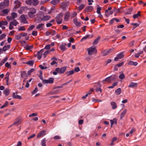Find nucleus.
<instances>
[{
  "instance_id": "f257e3e1",
  "label": "nucleus",
  "mask_w": 146,
  "mask_h": 146,
  "mask_svg": "<svg viewBox=\"0 0 146 146\" xmlns=\"http://www.w3.org/2000/svg\"><path fill=\"white\" fill-rule=\"evenodd\" d=\"M66 67H63L61 68H57L55 69V71L53 72V74L56 75L58 74H63L66 70Z\"/></svg>"
},
{
  "instance_id": "f03ea898",
  "label": "nucleus",
  "mask_w": 146,
  "mask_h": 146,
  "mask_svg": "<svg viewBox=\"0 0 146 146\" xmlns=\"http://www.w3.org/2000/svg\"><path fill=\"white\" fill-rule=\"evenodd\" d=\"M88 54L89 55H92L95 54L97 52V50L95 47L91 46L87 49Z\"/></svg>"
},
{
  "instance_id": "7ed1b4c3",
  "label": "nucleus",
  "mask_w": 146,
  "mask_h": 146,
  "mask_svg": "<svg viewBox=\"0 0 146 146\" xmlns=\"http://www.w3.org/2000/svg\"><path fill=\"white\" fill-rule=\"evenodd\" d=\"M36 10L35 8H31L30 9V11L28 13V15L30 18H33L35 16Z\"/></svg>"
},
{
  "instance_id": "20e7f679",
  "label": "nucleus",
  "mask_w": 146,
  "mask_h": 146,
  "mask_svg": "<svg viewBox=\"0 0 146 146\" xmlns=\"http://www.w3.org/2000/svg\"><path fill=\"white\" fill-rule=\"evenodd\" d=\"M19 23L16 20H14L11 22L9 24V28L10 30H12L13 29V26H16Z\"/></svg>"
},
{
  "instance_id": "39448f33",
  "label": "nucleus",
  "mask_w": 146,
  "mask_h": 146,
  "mask_svg": "<svg viewBox=\"0 0 146 146\" xmlns=\"http://www.w3.org/2000/svg\"><path fill=\"white\" fill-rule=\"evenodd\" d=\"M63 15V14L60 13L57 16L56 18V21L58 24H60L62 23V17Z\"/></svg>"
},
{
  "instance_id": "423d86ee",
  "label": "nucleus",
  "mask_w": 146,
  "mask_h": 146,
  "mask_svg": "<svg viewBox=\"0 0 146 146\" xmlns=\"http://www.w3.org/2000/svg\"><path fill=\"white\" fill-rule=\"evenodd\" d=\"M43 52V49H42L39 51L35 52V55L37 56V58L38 59H40L42 57Z\"/></svg>"
},
{
  "instance_id": "0eeeda50",
  "label": "nucleus",
  "mask_w": 146,
  "mask_h": 146,
  "mask_svg": "<svg viewBox=\"0 0 146 146\" xmlns=\"http://www.w3.org/2000/svg\"><path fill=\"white\" fill-rule=\"evenodd\" d=\"M54 78H50L48 80H42V82L44 84H52L53 83Z\"/></svg>"
},
{
  "instance_id": "6e6552de",
  "label": "nucleus",
  "mask_w": 146,
  "mask_h": 146,
  "mask_svg": "<svg viewBox=\"0 0 146 146\" xmlns=\"http://www.w3.org/2000/svg\"><path fill=\"white\" fill-rule=\"evenodd\" d=\"M114 78H112L111 76L108 77L106 78L104 80L102 81L103 83H110L113 81Z\"/></svg>"
},
{
  "instance_id": "1a4fd4ad",
  "label": "nucleus",
  "mask_w": 146,
  "mask_h": 146,
  "mask_svg": "<svg viewBox=\"0 0 146 146\" xmlns=\"http://www.w3.org/2000/svg\"><path fill=\"white\" fill-rule=\"evenodd\" d=\"M20 17L21 22L24 23H28V21L27 20V18L25 15H22Z\"/></svg>"
},
{
  "instance_id": "9d476101",
  "label": "nucleus",
  "mask_w": 146,
  "mask_h": 146,
  "mask_svg": "<svg viewBox=\"0 0 146 146\" xmlns=\"http://www.w3.org/2000/svg\"><path fill=\"white\" fill-rule=\"evenodd\" d=\"M137 86L138 84L137 83L134 82H131L128 85V87L129 88H136L137 87Z\"/></svg>"
},
{
  "instance_id": "9b49d317",
  "label": "nucleus",
  "mask_w": 146,
  "mask_h": 146,
  "mask_svg": "<svg viewBox=\"0 0 146 146\" xmlns=\"http://www.w3.org/2000/svg\"><path fill=\"white\" fill-rule=\"evenodd\" d=\"M56 34V32L54 30H51L50 31H47L45 33V35L46 36H48L50 35L52 36L55 35Z\"/></svg>"
},
{
  "instance_id": "f8f14e48",
  "label": "nucleus",
  "mask_w": 146,
  "mask_h": 146,
  "mask_svg": "<svg viewBox=\"0 0 146 146\" xmlns=\"http://www.w3.org/2000/svg\"><path fill=\"white\" fill-rule=\"evenodd\" d=\"M22 121L21 119L18 118L16 119L15 121L13 123V125H19L21 124Z\"/></svg>"
},
{
  "instance_id": "ddd939ff",
  "label": "nucleus",
  "mask_w": 146,
  "mask_h": 146,
  "mask_svg": "<svg viewBox=\"0 0 146 146\" xmlns=\"http://www.w3.org/2000/svg\"><path fill=\"white\" fill-rule=\"evenodd\" d=\"M46 131L44 130L40 132L37 135V138H39L40 137L43 136L45 135Z\"/></svg>"
},
{
  "instance_id": "4468645a",
  "label": "nucleus",
  "mask_w": 146,
  "mask_h": 146,
  "mask_svg": "<svg viewBox=\"0 0 146 146\" xmlns=\"http://www.w3.org/2000/svg\"><path fill=\"white\" fill-rule=\"evenodd\" d=\"M123 56L124 55L123 54H120L117 55V56L115 58V61H117L118 59H121L123 58Z\"/></svg>"
},
{
  "instance_id": "2eb2a0df",
  "label": "nucleus",
  "mask_w": 146,
  "mask_h": 146,
  "mask_svg": "<svg viewBox=\"0 0 146 146\" xmlns=\"http://www.w3.org/2000/svg\"><path fill=\"white\" fill-rule=\"evenodd\" d=\"M51 60H53L50 63V65H53L55 64H57V62L56 61L58 59L57 58H55L54 57H53L51 58Z\"/></svg>"
},
{
  "instance_id": "dca6fc26",
  "label": "nucleus",
  "mask_w": 146,
  "mask_h": 146,
  "mask_svg": "<svg viewBox=\"0 0 146 146\" xmlns=\"http://www.w3.org/2000/svg\"><path fill=\"white\" fill-rule=\"evenodd\" d=\"M66 45V44H62L60 46L59 48L62 52H64L66 50V48L65 47Z\"/></svg>"
},
{
  "instance_id": "f3484780",
  "label": "nucleus",
  "mask_w": 146,
  "mask_h": 146,
  "mask_svg": "<svg viewBox=\"0 0 146 146\" xmlns=\"http://www.w3.org/2000/svg\"><path fill=\"white\" fill-rule=\"evenodd\" d=\"M111 49H109L108 50H105L102 52V55L104 56H106L108 55L111 52Z\"/></svg>"
},
{
  "instance_id": "a211bd4d",
  "label": "nucleus",
  "mask_w": 146,
  "mask_h": 146,
  "mask_svg": "<svg viewBox=\"0 0 146 146\" xmlns=\"http://www.w3.org/2000/svg\"><path fill=\"white\" fill-rule=\"evenodd\" d=\"M128 65L136 66L138 64V63L136 62H133L131 61H129L128 63Z\"/></svg>"
},
{
  "instance_id": "6ab92c4d",
  "label": "nucleus",
  "mask_w": 146,
  "mask_h": 146,
  "mask_svg": "<svg viewBox=\"0 0 146 146\" xmlns=\"http://www.w3.org/2000/svg\"><path fill=\"white\" fill-rule=\"evenodd\" d=\"M110 121L111 123V127L114 123L115 124H117V119L115 118H114L113 119V120H110Z\"/></svg>"
},
{
  "instance_id": "aec40b11",
  "label": "nucleus",
  "mask_w": 146,
  "mask_h": 146,
  "mask_svg": "<svg viewBox=\"0 0 146 146\" xmlns=\"http://www.w3.org/2000/svg\"><path fill=\"white\" fill-rule=\"evenodd\" d=\"M14 3L16 4V5L15 6V8H17L20 6L21 3L19 1H15Z\"/></svg>"
},
{
  "instance_id": "412c9836",
  "label": "nucleus",
  "mask_w": 146,
  "mask_h": 146,
  "mask_svg": "<svg viewBox=\"0 0 146 146\" xmlns=\"http://www.w3.org/2000/svg\"><path fill=\"white\" fill-rule=\"evenodd\" d=\"M74 73V71L72 70L69 71L65 73V74L67 76H69L73 74Z\"/></svg>"
},
{
  "instance_id": "4be33fe9",
  "label": "nucleus",
  "mask_w": 146,
  "mask_h": 146,
  "mask_svg": "<svg viewBox=\"0 0 146 146\" xmlns=\"http://www.w3.org/2000/svg\"><path fill=\"white\" fill-rule=\"evenodd\" d=\"M13 97L14 99H21L22 97L21 96L18 95H15V93H13Z\"/></svg>"
},
{
  "instance_id": "5701e85b",
  "label": "nucleus",
  "mask_w": 146,
  "mask_h": 146,
  "mask_svg": "<svg viewBox=\"0 0 146 146\" xmlns=\"http://www.w3.org/2000/svg\"><path fill=\"white\" fill-rule=\"evenodd\" d=\"M70 14L69 13H67L65 15L64 20L65 21H68L70 17Z\"/></svg>"
},
{
  "instance_id": "b1692460",
  "label": "nucleus",
  "mask_w": 146,
  "mask_h": 146,
  "mask_svg": "<svg viewBox=\"0 0 146 146\" xmlns=\"http://www.w3.org/2000/svg\"><path fill=\"white\" fill-rule=\"evenodd\" d=\"M9 10L8 9H5L1 11L2 13V15L3 16L7 15L8 13L9 12Z\"/></svg>"
},
{
  "instance_id": "393cba45",
  "label": "nucleus",
  "mask_w": 146,
  "mask_h": 146,
  "mask_svg": "<svg viewBox=\"0 0 146 146\" xmlns=\"http://www.w3.org/2000/svg\"><path fill=\"white\" fill-rule=\"evenodd\" d=\"M3 93L6 96H7L9 94L10 90L8 89H6L3 91Z\"/></svg>"
},
{
  "instance_id": "a878e982",
  "label": "nucleus",
  "mask_w": 146,
  "mask_h": 146,
  "mask_svg": "<svg viewBox=\"0 0 146 146\" xmlns=\"http://www.w3.org/2000/svg\"><path fill=\"white\" fill-rule=\"evenodd\" d=\"M21 75L22 78L25 79L27 77V73L24 71H23L21 73Z\"/></svg>"
},
{
  "instance_id": "bb28decb",
  "label": "nucleus",
  "mask_w": 146,
  "mask_h": 146,
  "mask_svg": "<svg viewBox=\"0 0 146 146\" xmlns=\"http://www.w3.org/2000/svg\"><path fill=\"white\" fill-rule=\"evenodd\" d=\"M10 48V45H6L4 46L2 49V50L3 51H5L6 50L9 49Z\"/></svg>"
},
{
  "instance_id": "cd10ccee",
  "label": "nucleus",
  "mask_w": 146,
  "mask_h": 146,
  "mask_svg": "<svg viewBox=\"0 0 146 146\" xmlns=\"http://www.w3.org/2000/svg\"><path fill=\"white\" fill-rule=\"evenodd\" d=\"M127 112V110L125 109L120 114V118H122L125 115Z\"/></svg>"
},
{
  "instance_id": "c85d7f7f",
  "label": "nucleus",
  "mask_w": 146,
  "mask_h": 146,
  "mask_svg": "<svg viewBox=\"0 0 146 146\" xmlns=\"http://www.w3.org/2000/svg\"><path fill=\"white\" fill-rule=\"evenodd\" d=\"M93 9V7L92 6H88L86 7L85 10L87 11L90 12Z\"/></svg>"
},
{
  "instance_id": "c756f323",
  "label": "nucleus",
  "mask_w": 146,
  "mask_h": 146,
  "mask_svg": "<svg viewBox=\"0 0 146 146\" xmlns=\"http://www.w3.org/2000/svg\"><path fill=\"white\" fill-rule=\"evenodd\" d=\"M111 104L113 109H115L117 108L116 104L115 102H111Z\"/></svg>"
},
{
  "instance_id": "7c9ffc66",
  "label": "nucleus",
  "mask_w": 146,
  "mask_h": 146,
  "mask_svg": "<svg viewBox=\"0 0 146 146\" xmlns=\"http://www.w3.org/2000/svg\"><path fill=\"white\" fill-rule=\"evenodd\" d=\"M8 24L7 22L6 21H2L0 22V27H1L3 25H7Z\"/></svg>"
},
{
  "instance_id": "2f4dec72",
  "label": "nucleus",
  "mask_w": 146,
  "mask_h": 146,
  "mask_svg": "<svg viewBox=\"0 0 146 146\" xmlns=\"http://www.w3.org/2000/svg\"><path fill=\"white\" fill-rule=\"evenodd\" d=\"M140 13L141 12L140 11H138L137 13L134 14L133 16V18L135 19L137 18L138 17L140 16Z\"/></svg>"
},
{
  "instance_id": "473e14b6",
  "label": "nucleus",
  "mask_w": 146,
  "mask_h": 146,
  "mask_svg": "<svg viewBox=\"0 0 146 146\" xmlns=\"http://www.w3.org/2000/svg\"><path fill=\"white\" fill-rule=\"evenodd\" d=\"M9 73H7L6 75V76L5 78V79L6 80V81L7 82V85H8V82L9 80Z\"/></svg>"
},
{
  "instance_id": "72a5a7b5",
  "label": "nucleus",
  "mask_w": 146,
  "mask_h": 146,
  "mask_svg": "<svg viewBox=\"0 0 146 146\" xmlns=\"http://www.w3.org/2000/svg\"><path fill=\"white\" fill-rule=\"evenodd\" d=\"M121 92V89L119 88L115 90V93L117 95H119L120 94Z\"/></svg>"
},
{
  "instance_id": "f704fd0d",
  "label": "nucleus",
  "mask_w": 146,
  "mask_h": 146,
  "mask_svg": "<svg viewBox=\"0 0 146 146\" xmlns=\"http://www.w3.org/2000/svg\"><path fill=\"white\" fill-rule=\"evenodd\" d=\"M25 48L26 50H29L33 48V46L32 45H27L25 47Z\"/></svg>"
},
{
  "instance_id": "c9c22d12",
  "label": "nucleus",
  "mask_w": 146,
  "mask_h": 146,
  "mask_svg": "<svg viewBox=\"0 0 146 146\" xmlns=\"http://www.w3.org/2000/svg\"><path fill=\"white\" fill-rule=\"evenodd\" d=\"M117 139V137H116L113 138L111 140V143L110 145L111 146L113 145H114L113 142L116 141Z\"/></svg>"
},
{
  "instance_id": "e433bc0d",
  "label": "nucleus",
  "mask_w": 146,
  "mask_h": 146,
  "mask_svg": "<svg viewBox=\"0 0 146 146\" xmlns=\"http://www.w3.org/2000/svg\"><path fill=\"white\" fill-rule=\"evenodd\" d=\"M100 37H98V38L97 39H95L94 40V42H93V45H95L96 44L98 43V42L99 40L100 39Z\"/></svg>"
},
{
  "instance_id": "4c0bfd02",
  "label": "nucleus",
  "mask_w": 146,
  "mask_h": 146,
  "mask_svg": "<svg viewBox=\"0 0 146 146\" xmlns=\"http://www.w3.org/2000/svg\"><path fill=\"white\" fill-rule=\"evenodd\" d=\"M46 141L45 138H44L42 140L41 142V144L42 146H46Z\"/></svg>"
},
{
  "instance_id": "58836bf2",
  "label": "nucleus",
  "mask_w": 146,
  "mask_h": 146,
  "mask_svg": "<svg viewBox=\"0 0 146 146\" xmlns=\"http://www.w3.org/2000/svg\"><path fill=\"white\" fill-rule=\"evenodd\" d=\"M7 60V58H5L0 62V65L1 66Z\"/></svg>"
},
{
  "instance_id": "ea45409f",
  "label": "nucleus",
  "mask_w": 146,
  "mask_h": 146,
  "mask_svg": "<svg viewBox=\"0 0 146 146\" xmlns=\"http://www.w3.org/2000/svg\"><path fill=\"white\" fill-rule=\"evenodd\" d=\"M11 16L13 19H14L17 17V14L15 12H13L11 13Z\"/></svg>"
},
{
  "instance_id": "a19ab883",
  "label": "nucleus",
  "mask_w": 146,
  "mask_h": 146,
  "mask_svg": "<svg viewBox=\"0 0 146 146\" xmlns=\"http://www.w3.org/2000/svg\"><path fill=\"white\" fill-rule=\"evenodd\" d=\"M60 0H53L51 1L52 4L53 5H56L59 2Z\"/></svg>"
},
{
  "instance_id": "79ce46f5",
  "label": "nucleus",
  "mask_w": 146,
  "mask_h": 146,
  "mask_svg": "<svg viewBox=\"0 0 146 146\" xmlns=\"http://www.w3.org/2000/svg\"><path fill=\"white\" fill-rule=\"evenodd\" d=\"M101 8L100 7L99 5L97 6V13L98 14L101 13Z\"/></svg>"
},
{
  "instance_id": "37998d69",
  "label": "nucleus",
  "mask_w": 146,
  "mask_h": 146,
  "mask_svg": "<svg viewBox=\"0 0 146 146\" xmlns=\"http://www.w3.org/2000/svg\"><path fill=\"white\" fill-rule=\"evenodd\" d=\"M43 26L44 24H40L36 27V28L38 29H42Z\"/></svg>"
},
{
  "instance_id": "c03bdc74",
  "label": "nucleus",
  "mask_w": 146,
  "mask_h": 146,
  "mask_svg": "<svg viewBox=\"0 0 146 146\" xmlns=\"http://www.w3.org/2000/svg\"><path fill=\"white\" fill-rule=\"evenodd\" d=\"M74 22L76 26H80L81 23L80 22H77L76 19L74 20Z\"/></svg>"
},
{
  "instance_id": "a18cd8bd",
  "label": "nucleus",
  "mask_w": 146,
  "mask_h": 146,
  "mask_svg": "<svg viewBox=\"0 0 146 146\" xmlns=\"http://www.w3.org/2000/svg\"><path fill=\"white\" fill-rule=\"evenodd\" d=\"M85 7V5L83 4H81L78 7V9L80 11L83 9Z\"/></svg>"
},
{
  "instance_id": "49530a36",
  "label": "nucleus",
  "mask_w": 146,
  "mask_h": 146,
  "mask_svg": "<svg viewBox=\"0 0 146 146\" xmlns=\"http://www.w3.org/2000/svg\"><path fill=\"white\" fill-rule=\"evenodd\" d=\"M8 105V102L7 101L5 103V104L3 105L1 107V109H2V108H4L5 107H7Z\"/></svg>"
},
{
  "instance_id": "de8ad7c7",
  "label": "nucleus",
  "mask_w": 146,
  "mask_h": 146,
  "mask_svg": "<svg viewBox=\"0 0 146 146\" xmlns=\"http://www.w3.org/2000/svg\"><path fill=\"white\" fill-rule=\"evenodd\" d=\"M119 78L121 79H123L125 78V75L123 73H121L119 75Z\"/></svg>"
},
{
  "instance_id": "09e8293b",
  "label": "nucleus",
  "mask_w": 146,
  "mask_h": 146,
  "mask_svg": "<svg viewBox=\"0 0 146 146\" xmlns=\"http://www.w3.org/2000/svg\"><path fill=\"white\" fill-rule=\"evenodd\" d=\"M6 36V35L5 34L3 33L1 34L0 36V40L3 39Z\"/></svg>"
},
{
  "instance_id": "8fccbe9b",
  "label": "nucleus",
  "mask_w": 146,
  "mask_h": 146,
  "mask_svg": "<svg viewBox=\"0 0 146 146\" xmlns=\"http://www.w3.org/2000/svg\"><path fill=\"white\" fill-rule=\"evenodd\" d=\"M5 6H7L9 5V1L8 0H5L3 2Z\"/></svg>"
},
{
  "instance_id": "3c124183",
  "label": "nucleus",
  "mask_w": 146,
  "mask_h": 146,
  "mask_svg": "<svg viewBox=\"0 0 146 146\" xmlns=\"http://www.w3.org/2000/svg\"><path fill=\"white\" fill-rule=\"evenodd\" d=\"M5 6V5L4 3L2 2L0 3V9H2L4 8Z\"/></svg>"
},
{
  "instance_id": "603ef678",
  "label": "nucleus",
  "mask_w": 146,
  "mask_h": 146,
  "mask_svg": "<svg viewBox=\"0 0 146 146\" xmlns=\"http://www.w3.org/2000/svg\"><path fill=\"white\" fill-rule=\"evenodd\" d=\"M26 29L24 26H21L18 29V31H24Z\"/></svg>"
},
{
  "instance_id": "864d4df0",
  "label": "nucleus",
  "mask_w": 146,
  "mask_h": 146,
  "mask_svg": "<svg viewBox=\"0 0 146 146\" xmlns=\"http://www.w3.org/2000/svg\"><path fill=\"white\" fill-rule=\"evenodd\" d=\"M34 63V62L33 61H30L27 62L26 64H27L29 65L30 66H32Z\"/></svg>"
},
{
  "instance_id": "5fc2aeb1",
  "label": "nucleus",
  "mask_w": 146,
  "mask_h": 146,
  "mask_svg": "<svg viewBox=\"0 0 146 146\" xmlns=\"http://www.w3.org/2000/svg\"><path fill=\"white\" fill-rule=\"evenodd\" d=\"M38 115V114L37 113H33L32 114H30L29 115V117H33L35 116H36Z\"/></svg>"
},
{
  "instance_id": "6e6d98bb",
  "label": "nucleus",
  "mask_w": 146,
  "mask_h": 146,
  "mask_svg": "<svg viewBox=\"0 0 146 146\" xmlns=\"http://www.w3.org/2000/svg\"><path fill=\"white\" fill-rule=\"evenodd\" d=\"M35 70L34 68H32L30 70L28 71L27 72L28 74L30 75H31V73L35 71Z\"/></svg>"
},
{
  "instance_id": "4d7b16f0",
  "label": "nucleus",
  "mask_w": 146,
  "mask_h": 146,
  "mask_svg": "<svg viewBox=\"0 0 146 146\" xmlns=\"http://www.w3.org/2000/svg\"><path fill=\"white\" fill-rule=\"evenodd\" d=\"M50 53V51L48 50H46L43 53V56L44 57H45L48 54Z\"/></svg>"
},
{
  "instance_id": "13d9d810",
  "label": "nucleus",
  "mask_w": 146,
  "mask_h": 146,
  "mask_svg": "<svg viewBox=\"0 0 146 146\" xmlns=\"http://www.w3.org/2000/svg\"><path fill=\"white\" fill-rule=\"evenodd\" d=\"M134 42L135 41L134 40H132L131 41L129 44V46L130 47L133 46Z\"/></svg>"
},
{
  "instance_id": "bf43d9fd",
  "label": "nucleus",
  "mask_w": 146,
  "mask_h": 146,
  "mask_svg": "<svg viewBox=\"0 0 146 146\" xmlns=\"http://www.w3.org/2000/svg\"><path fill=\"white\" fill-rule=\"evenodd\" d=\"M38 4V1L37 0H33V4L35 6L37 5Z\"/></svg>"
},
{
  "instance_id": "052dcab7",
  "label": "nucleus",
  "mask_w": 146,
  "mask_h": 146,
  "mask_svg": "<svg viewBox=\"0 0 146 146\" xmlns=\"http://www.w3.org/2000/svg\"><path fill=\"white\" fill-rule=\"evenodd\" d=\"M21 35L20 34H19V35H16L15 36V38L17 40H19L21 38Z\"/></svg>"
},
{
  "instance_id": "680f3d73",
  "label": "nucleus",
  "mask_w": 146,
  "mask_h": 146,
  "mask_svg": "<svg viewBox=\"0 0 146 146\" xmlns=\"http://www.w3.org/2000/svg\"><path fill=\"white\" fill-rule=\"evenodd\" d=\"M90 36V35H87L86 36L84 37L81 40V41H83L87 39Z\"/></svg>"
},
{
  "instance_id": "e2e57ef3",
  "label": "nucleus",
  "mask_w": 146,
  "mask_h": 146,
  "mask_svg": "<svg viewBox=\"0 0 146 146\" xmlns=\"http://www.w3.org/2000/svg\"><path fill=\"white\" fill-rule=\"evenodd\" d=\"M50 17L49 16H46L43 17V19L44 20H46L49 19Z\"/></svg>"
},
{
  "instance_id": "0e129e2a",
  "label": "nucleus",
  "mask_w": 146,
  "mask_h": 146,
  "mask_svg": "<svg viewBox=\"0 0 146 146\" xmlns=\"http://www.w3.org/2000/svg\"><path fill=\"white\" fill-rule=\"evenodd\" d=\"M135 129L134 128H132L131 130L130 131L129 133L131 134V135H132V134L135 131Z\"/></svg>"
},
{
  "instance_id": "69168bd1",
  "label": "nucleus",
  "mask_w": 146,
  "mask_h": 146,
  "mask_svg": "<svg viewBox=\"0 0 146 146\" xmlns=\"http://www.w3.org/2000/svg\"><path fill=\"white\" fill-rule=\"evenodd\" d=\"M35 27V26L34 25H32L28 28L27 30L28 31H30L33 29Z\"/></svg>"
},
{
  "instance_id": "338daca9",
  "label": "nucleus",
  "mask_w": 146,
  "mask_h": 146,
  "mask_svg": "<svg viewBox=\"0 0 146 146\" xmlns=\"http://www.w3.org/2000/svg\"><path fill=\"white\" fill-rule=\"evenodd\" d=\"M5 67L7 68H11V66L10 65V64L9 63L7 62L5 64Z\"/></svg>"
},
{
  "instance_id": "774afa93",
  "label": "nucleus",
  "mask_w": 146,
  "mask_h": 146,
  "mask_svg": "<svg viewBox=\"0 0 146 146\" xmlns=\"http://www.w3.org/2000/svg\"><path fill=\"white\" fill-rule=\"evenodd\" d=\"M37 32L36 31H33L32 33V35L34 36H36L37 35Z\"/></svg>"
}]
</instances>
